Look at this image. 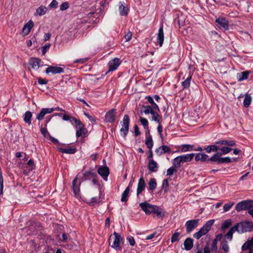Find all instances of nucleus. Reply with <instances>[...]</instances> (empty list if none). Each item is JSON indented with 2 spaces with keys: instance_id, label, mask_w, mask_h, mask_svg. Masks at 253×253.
<instances>
[{
  "instance_id": "nucleus-33",
  "label": "nucleus",
  "mask_w": 253,
  "mask_h": 253,
  "mask_svg": "<svg viewBox=\"0 0 253 253\" xmlns=\"http://www.w3.org/2000/svg\"><path fill=\"white\" fill-rule=\"evenodd\" d=\"M32 117V114L30 111H26L23 115L24 121L28 124L29 125L31 124V119Z\"/></svg>"
},
{
  "instance_id": "nucleus-21",
  "label": "nucleus",
  "mask_w": 253,
  "mask_h": 253,
  "mask_svg": "<svg viewBox=\"0 0 253 253\" xmlns=\"http://www.w3.org/2000/svg\"><path fill=\"white\" fill-rule=\"evenodd\" d=\"M52 112H53V110L50 108H42L40 113L37 115V119L39 121H41L43 119L45 115L50 114Z\"/></svg>"
},
{
  "instance_id": "nucleus-47",
  "label": "nucleus",
  "mask_w": 253,
  "mask_h": 253,
  "mask_svg": "<svg viewBox=\"0 0 253 253\" xmlns=\"http://www.w3.org/2000/svg\"><path fill=\"white\" fill-rule=\"evenodd\" d=\"M231 223L232 220L231 219L225 220L221 224V229L224 230L228 228Z\"/></svg>"
},
{
  "instance_id": "nucleus-39",
  "label": "nucleus",
  "mask_w": 253,
  "mask_h": 253,
  "mask_svg": "<svg viewBox=\"0 0 253 253\" xmlns=\"http://www.w3.org/2000/svg\"><path fill=\"white\" fill-rule=\"evenodd\" d=\"M191 79L192 75L190 74L189 77L184 81L182 82L181 85L183 89L188 88L190 86Z\"/></svg>"
},
{
  "instance_id": "nucleus-54",
  "label": "nucleus",
  "mask_w": 253,
  "mask_h": 253,
  "mask_svg": "<svg viewBox=\"0 0 253 253\" xmlns=\"http://www.w3.org/2000/svg\"><path fill=\"white\" fill-rule=\"evenodd\" d=\"M169 182L167 179H164L163 181L162 188L164 189L165 192H167L169 189Z\"/></svg>"
},
{
  "instance_id": "nucleus-34",
  "label": "nucleus",
  "mask_w": 253,
  "mask_h": 253,
  "mask_svg": "<svg viewBox=\"0 0 253 253\" xmlns=\"http://www.w3.org/2000/svg\"><path fill=\"white\" fill-rule=\"evenodd\" d=\"M194 145L190 144H182L180 146L179 149L181 152H186L193 150Z\"/></svg>"
},
{
  "instance_id": "nucleus-64",
  "label": "nucleus",
  "mask_w": 253,
  "mask_h": 253,
  "mask_svg": "<svg viewBox=\"0 0 253 253\" xmlns=\"http://www.w3.org/2000/svg\"><path fill=\"white\" fill-rule=\"evenodd\" d=\"M58 2L56 0H53L49 4L51 8H56L57 6Z\"/></svg>"
},
{
  "instance_id": "nucleus-62",
  "label": "nucleus",
  "mask_w": 253,
  "mask_h": 253,
  "mask_svg": "<svg viewBox=\"0 0 253 253\" xmlns=\"http://www.w3.org/2000/svg\"><path fill=\"white\" fill-rule=\"evenodd\" d=\"M151 104V105H150V107L152 108V110L153 111H160V109H159L158 106L155 102H154L153 104Z\"/></svg>"
},
{
  "instance_id": "nucleus-11",
  "label": "nucleus",
  "mask_w": 253,
  "mask_h": 253,
  "mask_svg": "<svg viewBox=\"0 0 253 253\" xmlns=\"http://www.w3.org/2000/svg\"><path fill=\"white\" fill-rule=\"evenodd\" d=\"M116 109H112L108 111L105 116V120L106 122L114 123L116 120Z\"/></svg>"
},
{
  "instance_id": "nucleus-44",
  "label": "nucleus",
  "mask_w": 253,
  "mask_h": 253,
  "mask_svg": "<svg viewBox=\"0 0 253 253\" xmlns=\"http://www.w3.org/2000/svg\"><path fill=\"white\" fill-rule=\"evenodd\" d=\"M249 73V72L245 71L241 72L240 74H238V81H242L246 80L248 78Z\"/></svg>"
},
{
  "instance_id": "nucleus-59",
  "label": "nucleus",
  "mask_w": 253,
  "mask_h": 253,
  "mask_svg": "<svg viewBox=\"0 0 253 253\" xmlns=\"http://www.w3.org/2000/svg\"><path fill=\"white\" fill-rule=\"evenodd\" d=\"M231 162V159L230 157H227L220 158L219 163H229Z\"/></svg>"
},
{
  "instance_id": "nucleus-26",
  "label": "nucleus",
  "mask_w": 253,
  "mask_h": 253,
  "mask_svg": "<svg viewBox=\"0 0 253 253\" xmlns=\"http://www.w3.org/2000/svg\"><path fill=\"white\" fill-rule=\"evenodd\" d=\"M217 242L215 240H213L211 246V250H209L208 247H205L204 249V253H210L211 252H216L217 251Z\"/></svg>"
},
{
  "instance_id": "nucleus-31",
  "label": "nucleus",
  "mask_w": 253,
  "mask_h": 253,
  "mask_svg": "<svg viewBox=\"0 0 253 253\" xmlns=\"http://www.w3.org/2000/svg\"><path fill=\"white\" fill-rule=\"evenodd\" d=\"M130 186L131 184L130 183H129V185L126 188L125 190L123 192L121 197L122 202H126L128 200Z\"/></svg>"
},
{
  "instance_id": "nucleus-29",
  "label": "nucleus",
  "mask_w": 253,
  "mask_h": 253,
  "mask_svg": "<svg viewBox=\"0 0 253 253\" xmlns=\"http://www.w3.org/2000/svg\"><path fill=\"white\" fill-rule=\"evenodd\" d=\"M193 240L191 238H187L184 242V249L186 251L190 250L193 247Z\"/></svg>"
},
{
  "instance_id": "nucleus-22",
  "label": "nucleus",
  "mask_w": 253,
  "mask_h": 253,
  "mask_svg": "<svg viewBox=\"0 0 253 253\" xmlns=\"http://www.w3.org/2000/svg\"><path fill=\"white\" fill-rule=\"evenodd\" d=\"M41 60L38 58H32L30 60V64L32 68L38 70L40 67Z\"/></svg>"
},
{
  "instance_id": "nucleus-51",
  "label": "nucleus",
  "mask_w": 253,
  "mask_h": 253,
  "mask_svg": "<svg viewBox=\"0 0 253 253\" xmlns=\"http://www.w3.org/2000/svg\"><path fill=\"white\" fill-rule=\"evenodd\" d=\"M179 235L180 233L178 232H175L174 233L171 238V242L172 243H174L175 242H177L179 240Z\"/></svg>"
},
{
  "instance_id": "nucleus-9",
  "label": "nucleus",
  "mask_w": 253,
  "mask_h": 253,
  "mask_svg": "<svg viewBox=\"0 0 253 253\" xmlns=\"http://www.w3.org/2000/svg\"><path fill=\"white\" fill-rule=\"evenodd\" d=\"M97 172L102 178L107 181L109 174V169L107 166H99Z\"/></svg>"
},
{
  "instance_id": "nucleus-17",
  "label": "nucleus",
  "mask_w": 253,
  "mask_h": 253,
  "mask_svg": "<svg viewBox=\"0 0 253 253\" xmlns=\"http://www.w3.org/2000/svg\"><path fill=\"white\" fill-rule=\"evenodd\" d=\"M77 180H78V177H77V176H76L74 178L73 181H72L73 191V192H74L75 195L76 197H78L79 196V193H80V186L81 184L80 182H79V183H77Z\"/></svg>"
},
{
  "instance_id": "nucleus-41",
  "label": "nucleus",
  "mask_w": 253,
  "mask_h": 253,
  "mask_svg": "<svg viewBox=\"0 0 253 253\" xmlns=\"http://www.w3.org/2000/svg\"><path fill=\"white\" fill-rule=\"evenodd\" d=\"M47 11V8L44 6H41L36 10L35 14L42 16L44 15Z\"/></svg>"
},
{
  "instance_id": "nucleus-42",
  "label": "nucleus",
  "mask_w": 253,
  "mask_h": 253,
  "mask_svg": "<svg viewBox=\"0 0 253 253\" xmlns=\"http://www.w3.org/2000/svg\"><path fill=\"white\" fill-rule=\"evenodd\" d=\"M220 248L222 251L227 253L229 251V247L226 240H223L221 243Z\"/></svg>"
},
{
  "instance_id": "nucleus-24",
  "label": "nucleus",
  "mask_w": 253,
  "mask_h": 253,
  "mask_svg": "<svg viewBox=\"0 0 253 253\" xmlns=\"http://www.w3.org/2000/svg\"><path fill=\"white\" fill-rule=\"evenodd\" d=\"M152 212L155 214L158 218L165 216V213L163 211L162 209L156 205L153 206L152 209Z\"/></svg>"
},
{
  "instance_id": "nucleus-1",
  "label": "nucleus",
  "mask_w": 253,
  "mask_h": 253,
  "mask_svg": "<svg viewBox=\"0 0 253 253\" xmlns=\"http://www.w3.org/2000/svg\"><path fill=\"white\" fill-rule=\"evenodd\" d=\"M123 243V238L120 234L114 232L109 238V245L117 251H121Z\"/></svg>"
},
{
  "instance_id": "nucleus-50",
  "label": "nucleus",
  "mask_w": 253,
  "mask_h": 253,
  "mask_svg": "<svg viewBox=\"0 0 253 253\" xmlns=\"http://www.w3.org/2000/svg\"><path fill=\"white\" fill-rule=\"evenodd\" d=\"M234 202H229L225 204L223 206V210L224 212L228 211L234 205Z\"/></svg>"
},
{
  "instance_id": "nucleus-10",
  "label": "nucleus",
  "mask_w": 253,
  "mask_h": 253,
  "mask_svg": "<svg viewBox=\"0 0 253 253\" xmlns=\"http://www.w3.org/2000/svg\"><path fill=\"white\" fill-rule=\"evenodd\" d=\"M215 21L219 28L223 29L225 30L228 29L229 23L228 21L224 17H219L216 19Z\"/></svg>"
},
{
  "instance_id": "nucleus-12",
  "label": "nucleus",
  "mask_w": 253,
  "mask_h": 253,
  "mask_svg": "<svg viewBox=\"0 0 253 253\" xmlns=\"http://www.w3.org/2000/svg\"><path fill=\"white\" fill-rule=\"evenodd\" d=\"M243 251H249V253H253V237L249 239L242 246Z\"/></svg>"
},
{
  "instance_id": "nucleus-60",
  "label": "nucleus",
  "mask_w": 253,
  "mask_h": 253,
  "mask_svg": "<svg viewBox=\"0 0 253 253\" xmlns=\"http://www.w3.org/2000/svg\"><path fill=\"white\" fill-rule=\"evenodd\" d=\"M50 46V44L47 43L45 44L42 47V52L43 54H44L49 49Z\"/></svg>"
},
{
  "instance_id": "nucleus-45",
  "label": "nucleus",
  "mask_w": 253,
  "mask_h": 253,
  "mask_svg": "<svg viewBox=\"0 0 253 253\" xmlns=\"http://www.w3.org/2000/svg\"><path fill=\"white\" fill-rule=\"evenodd\" d=\"M139 121L140 122L141 124L144 126V128L147 130L146 132H148V130L149 129L148 127V122L147 120L142 117H140Z\"/></svg>"
},
{
  "instance_id": "nucleus-27",
  "label": "nucleus",
  "mask_w": 253,
  "mask_h": 253,
  "mask_svg": "<svg viewBox=\"0 0 253 253\" xmlns=\"http://www.w3.org/2000/svg\"><path fill=\"white\" fill-rule=\"evenodd\" d=\"M128 9L124 2L119 3V12L122 16H126L128 13Z\"/></svg>"
},
{
  "instance_id": "nucleus-63",
  "label": "nucleus",
  "mask_w": 253,
  "mask_h": 253,
  "mask_svg": "<svg viewBox=\"0 0 253 253\" xmlns=\"http://www.w3.org/2000/svg\"><path fill=\"white\" fill-rule=\"evenodd\" d=\"M100 199V195L98 196L92 197L91 199L90 203H97Z\"/></svg>"
},
{
  "instance_id": "nucleus-43",
  "label": "nucleus",
  "mask_w": 253,
  "mask_h": 253,
  "mask_svg": "<svg viewBox=\"0 0 253 253\" xmlns=\"http://www.w3.org/2000/svg\"><path fill=\"white\" fill-rule=\"evenodd\" d=\"M148 185L150 190L153 191L155 190L157 187V182L156 179L154 178H151L149 182Z\"/></svg>"
},
{
  "instance_id": "nucleus-3",
  "label": "nucleus",
  "mask_w": 253,
  "mask_h": 253,
  "mask_svg": "<svg viewBox=\"0 0 253 253\" xmlns=\"http://www.w3.org/2000/svg\"><path fill=\"white\" fill-rule=\"evenodd\" d=\"M214 221L213 219L208 221L198 232L193 234V237L199 239L202 236L206 235L210 230Z\"/></svg>"
},
{
  "instance_id": "nucleus-18",
  "label": "nucleus",
  "mask_w": 253,
  "mask_h": 253,
  "mask_svg": "<svg viewBox=\"0 0 253 253\" xmlns=\"http://www.w3.org/2000/svg\"><path fill=\"white\" fill-rule=\"evenodd\" d=\"M170 148L167 145L161 146L155 150L156 154L159 156L164 153H170Z\"/></svg>"
},
{
  "instance_id": "nucleus-58",
  "label": "nucleus",
  "mask_w": 253,
  "mask_h": 253,
  "mask_svg": "<svg viewBox=\"0 0 253 253\" xmlns=\"http://www.w3.org/2000/svg\"><path fill=\"white\" fill-rule=\"evenodd\" d=\"M71 240L69 235L66 233H63L62 235L61 240L64 242H67L70 241Z\"/></svg>"
},
{
  "instance_id": "nucleus-61",
  "label": "nucleus",
  "mask_w": 253,
  "mask_h": 253,
  "mask_svg": "<svg viewBox=\"0 0 253 253\" xmlns=\"http://www.w3.org/2000/svg\"><path fill=\"white\" fill-rule=\"evenodd\" d=\"M132 37V33L130 32H128L124 36L126 42H128L130 40Z\"/></svg>"
},
{
  "instance_id": "nucleus-56",
  "label": "nucleus",
  "mask_w": 253,
  "mask_h": 253,
  "mask_svg": "<svg viewBox=\"0 0 253 253\" xmlns=\"http://www.w3.org/2000/svg\"><path fill=\"white\" fill-rule=\"evenodd\" d=\"M69 7V3L68 2H63L60 6V9L62 11H64L68 9Z\"/></svg>"
},
{
  "instance_id": "nucleus-55",
  "label": "nucleus",
  "mask_w": 253,
  "mask_h": 253,
  "mask_svg": "<svg viewBox=\"0 0 253 253\" xmlns=\"http://www.w3.org/2000/svg\"><path fill=\"white\" fill-rule=\"evenodd\" d=\"M69 121L72 125H76V126L81 123V122L79 120H77L75 118L73 117H71Z\"/></svg>"
},
{
  "instance_id": "nucleus-49",
  "label": "nucleus",
  "mask_w": 253,
  "mask_h": 253,
  "mask_svg": "<svg viewBox=\"0 0 253 253\" xmlns=\"http://www.w3.org/2000/svg\"><path fill=\"white\" fill-rule=\"evenodd\" d=\"M3 179L1 169L0 168V195L3 194Z\"/></svg>"
},
{
  "instance_id": "nucleus-36",
  "label": "nucleus",
  "mask_w": 253,
  "mask_h": 253,
  "mask_svg": "<svg viewBox=\"0 0 253 253\" xmlns=\"http://www.w3.org/2000/svg\"><path fill=\"white\" fill-rule=\"evenodd\" d=\"M219 149V146L217 145H209L207 147L204 148V150H205L207 153H210L211 152H216Z\"/></svg>"
},
{
  "instance_id": "nucleus-15",
  "label": "nucleus",
  "mask_w": 253,
  "mask_h": 253,
  "mask_svg": "<svg viewBox=\"0 0 253 253\" xmlns=\"http://www.w3.org/2000/svg\"><path fill=\"white\" fill-rule=\"evenodd\" d=\"M34 25V22L32 20H29L28 22L25 24L22 29V33L24 36H27L30 33Z\"/></svg>"
},
{
  "instance_id": "nucleus-48",
  "label": "nucleus",
  "mask_w": 253,
  "mask_h": 253,
  "mask_svg": "<svg viewBox=\"0 0 253 253\" xmlns=\"http://www.w3.org/2000/svg\"><path fill=\"white\" fill-rule=\"evenodd\" d=\"M142 112L146 115L151 114L153 111L150 105L143 106Z\"/></svg>"
},
{
  "instance_id": "nucleus-37",
  "label": "nucleus",
  "mask_w": 253,
  "mask_h": 253,
  "mask_svg": "<svg viewBox=\"0 0 253 253\" xmlns=\"http://www.w3.org/2000/svg\"><path fill=\"white\" fill-rule=\"evenodd\" d=\"M158 111H154L151 114L152 115V120L155 122L160 124V121L162 120V117L158 114Z\"/></svg>"
},
{
  "instance_id": "nucleus-28",
  "label": "nucleus",
  "mask_w": 253,
  "mask_h": 253,
  "mask_svg": "<svg viewBox=\"0 0 253 253\" xmlns=\"http://www.w3.org/2000/svg\"><path fill=\"white\" fill-rule=\"evenodd\" d=\"M58 149L59 151L63 153L70 154H74L77 151V149L74 147H66L65 148H59Z\"/></svg>"
},
{
  "instance_id": "nucleus-4",
  "label": "nucleus",
  "mask_w": 253,
  "mask_h": 253,
  "mask_svg": "<svg viewBox=\"0 0 253 253\" xmlns=\"http://www.w3.org/2000/svg\"><path fill=\"white\" fill-rule=\"evenodd\" d=\"M239 233H244L253 231V222L249 221L241 222L236 224Z\"/></svg>"
},
{
  "instance_id": "nucleus-13",
  "label": "nucleus",
  "mask_w": 253,
  "mask_h": 253,
  "mask_svg": "<svg viewBox=\"0 0 253 253\" xmlns=\"http://www.w3.org/2000/svg\"><path fill=\"white\" fill-rule=\"evenodd\" d=\"M153 206L147 202L139 204V206L146 214H150L152 213V209Z\"/></svg>"
},
{
  "instance_id": "nucleus-2",
  "label": "nucleus",
  "mask_w": 253,
  "mask_h": 253,
  "mask_svg": "<svg viewBox=\"0 0 253 253\" xmlns=\"http://www.w3.org/2000/svg\"><path fill=\"white\" fill-rule=\"evenodd\" d=\"M216 144L221 145H226L227 146H224L220 147L218 150L221 151V154L225 155L229 153L232 149L229 146L232 147L236 145V141L234 140H226L224 139L220 140L215 142Z\"/></svg>"
},
{
  "instance_id": "nucleus-7",
  "label": "nucleus",
  "mask_w": 253,
  "mask_h": 253,
  "mask_svg": "<svg viewBox=\"0 0 253 253\" xmlns=\"http://www.w3.org/2000/svg\"><path fill=\"white\" fill-rule=\"evenodd\" d=\"M199 221L198 219L187 221L185 223L186 232L188 233L191 232L198 226Z\"/></svg>"
},
{
  "instance_id": "nucleus-52",
  "label": "nucleus",
  "mask_w": 253,
  "mask_h": 253,
  "mask_svg": "<svg viewBox=\"0 0 253 253\" xmlns=\"http://www.w3.org/2000/svg\"><path fill=\"white\" fill-rule=\"evenodd\" d=\"M40 131L41 133L45 137H49V136L50 135V133L48 132L46 127H43L41 126L40 128Z\"/></svg>"
},
{
  "instance_id": "nucleus-5",
  "label": "nucleus",
  "mask_w": 253,
  "mask_h": 253,
  "mask_svg": "<svg viewBox=\"0 0 253 253\" xmlns=\"http://www.w3.org/2000/svg\"><path fill=\"white\" fill-rule=\"evenodd\" d=\"M253 207V201L244 200L238 203L235 206V209L237 211L243 210H247L248 212L251 208Z\"/></svg>"
},
{
  "instance_id": "nucleus-23",
  "label": "nucleus",
  "mask_w": 253,
  "mask_h": 253,
  "mask_svg": "<svg viewBox=\"0 0 253 253\" xmlns=\"http://www.w3.org/2000/svg\"><path fill=\"white\" fill-rule=\"evenodd\" d=\"M148 169L151 172H156L158 169V164L154 160L149 161Z\"/></svg>"
},
{
  "instance_id": "nucleus-40",
  "label": "nucleus",
  "mask_w": 253,
  "mask_h": 253,
  "mask_svg": "<svg viewBox=\"0 0 253 253\" xmlns=\"http://www.w3.org/2000/svg\"><path fill=\"white\" fill-rule=\"evenodd\" d=\"M181 163H183L181 159V157L179 156L175 158L173 161L172 164L174 167L176 168H180L181 165Z\"/></svg>"
},
{
  "instance_id": "nucleus-53",
  "label": "nucleus",
  "mask_w": 253,
  "mask_h": 253,
  "mask_svg": "<svg viewBox=\"0 0 253 253\" xmlns=\"http://www.w3.org/2000/svg\"><path fill=\"white\" fill-rule=\"evenodd\" d=\"M176 168V167H174L173 166L172 167L168 169L167 171V175L169 176L172 175L174 172H176L177 170Z\"/></svg>"
},
{
  "instance_id": "nucleus-8",
  "label": "nucleus",
  "mask_w": 253,
  "mask_h": 253,
  "mask_svg": "<svg viewBox=\"0 0 253 253\" xmlns=\"http://www.w3.org/2000/svg\"><path fill=\"white\" fill-rule=\"evenodd\" d=\"M121 63V60L117 57H116L113 59L110 60L108 64L109 67L108 71L112 72L116 70L120 65Z\"/></svg>"
},
{
  "instance_id": "nucleus-6",
  "label": "nucleus",
  "mask_w": 253,
  "mask_h": 253,
  "mask_svg": "<svg viewBox=\"0 0 253 253\" xmlns=\"http://www.w3.org/2000/svg\"><path fill=\"white\" fill-rule=\"evenodd\" d=\"M122 127L120 129L121 135L123 137H126L128 132L129 118L127 115L124 116L122 122Z\"/></svg>"
},
{
  "instance_id": "nucleus-20",
  "label": "nucleus",
  "mask_w": 253,
  "mask_h": 253,
  "mask_svg": "<svg viewBox=\"0 0 253 253\" xmlns=\"http://www.w3.org/2000/svg\"><path fill=\"white\" fill-rule=\"evenodd\" d=\"M76 128H77V130L76 131L77 137H79L85 134L86 130L84 127V124L82 122L76 126Z\"/></svg>"
},
{
  "instance_id": "nucleus-19",
  "label": "nucleus",
  "mask_w": 253,
  "mask_h": 253,
  "mask_svg": "<svg viewBox=\"0 0 253 253\" xmlns=\"http://www.w3.org/2000/svg\"><path fill=\"white\" fill-rule=\"evenodd\" d=\"M145 183L143 177H141L138 181L137 188V196L138 195L144 190L145 188Z\"/></svg>"
},
{
  "instance_id": "nucleus-57",
  "label": "nucleus",
  "mask_w": 253,
  "mask_h": 253,
  "mask_svg": "<svg viewBox=\"0 0 253 253\" xmlns=\"http://www.w3.org/2000/svg\"><path fill=\"white\" fill-rule=\"evenodd\" d=\"M126 241L131 246H133L135 245V242L133 237L129 236L126 238Z\"/></svg>"
},
{
  "instance_id": "nucleus-14",
  "label": "nucleus",
  "mask_w": 253,
  "mask_h": 253,
  "mask_svg": "<svg viewBox=\"0 0 253 253\" xmlns=\"http://www.w3.org/2000/svg\"><path fill=\"white\" fill-rule=\"evenodd\" d=\"M64 70L62 68L60 67H56V66H48L46 70L45 73L46 74L52 73L53 74H59L63 72Z\"/></svg>"
},
{
  "instance_id": "nucleus-46",
  "label": "nucleus",
  "mask_w": 253,
  "mask_h": 253,
  "mask_svg": "<svg viewBox=\"0 0 253 253\" xmlns=\"http://www.w3.org/2000/svg\"><path fill=\"white\" fill-rule=\"evenodd\" d=\"M220 154L218 153L214 154L210 158L209 160L211 162H216L219 163L220 159Z\"/></svg>"
},
{
  "instance_id": "nucleus-25",
  "label": "nucleus",
  "mask_w": 253,
  "mask_h": 253,
  "mask_svg": "<svg viewBox=\"0 0 253 253\" xmlns=\"http://www.w3.org/2000/svg\"><path fill=\"white\" fill-rule=\"evenodd\" d=\"M145 143L149 149H152L153 146V141L150 135V130H148V132H146V140Z\"/></svg>"
},
{
  "instance_id": "nucleus-32",
  "label": "nucleus",
  "mask_w": 253,
  "mask_h": 253,
  "mask_svg": "<svg viewBox=\"0 0 253 253\" xmlns=\"http://www.w3.org/2000/svg\"><path fill=\"white\" fill-rule=\"evenodd\" d=\"M181 157L182 163L190 162L194 157V154H187L179 156Z\"/></svg>"
},
{
  "instance_id": "nucleus-16",
  "label": "nucleus",
  "mask_w": 253,
  "mask_h": 253,
  "mask_svg": "<svg viewBox=\"0 0 253 253\" xmlns=\"http://www.w3.org/2000/svg\"><path fill=\"white\" fill-rule=\"evenodd\" d=\"M164 41V33L163 31V25L162 24L161 25L157 34V42L160 46H162L163 45Z\"/></svg>"
},
{
  "instance_id": "nucleus-38",
  "label": "nucleus",
  "mask_w": 253,
  "mask_h": 253,
  "mask_svg": "<svg viewBox=\"0 0 253 253\" xmlns=\"http://www.w3.org/2000/svg\"><path fill=\"white\" fill-rule=\"evenodd\" d=\"M252 100V97L250 95L248 94H245L243 102L244 107H248L250 105Z\"/></svg>"
},
{
  "instance_id": "nucleus-35",
  "label": "nucleus",
  "mask_w": 253,
  "mask_h": 253,
  "mask_svg": "<svg viewBox=\"0 0 253 253\" xmlns=\"http://www.w3.org/2000/svg\"><path fill=\"white\" fill-rule=\"evenodd\" d=\"M208 155L205 153H198L195 156V160L197 162L199 161L205 162L208 159Z\"/></svg>"
},
{
  "instance_id": "nucleus-30",
  "label": "nucleus",
  "mask_w": 253,
  "mask_h": 253,
  "mask_svg": "<svg viewBox=\"0 0 253 253\" xmlns=\"http://www.w3.org/2000/svg\"><path fill=\"white\" fill-rule=\"evenodd\" d=\"M236 231L239 232L238 228H237L236 225H234L230 228V229L225 235V237L230 241H231L233 237V234Z\"/></svg>"
}]
</instances>
